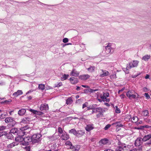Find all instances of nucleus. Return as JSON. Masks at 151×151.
Here are the masks:
<instances>
[{"instance_id":"obj_28","label":"nucleus","mask_w":151,"mask_h":151,"mask_svg":"<svg viewBox=\"0 0 151 151\" xmlns=\"http://www.w3.org/2000/svg\"><path fill=\"white\" fill-rule=\"evenodd\" d=\"M150 58V55H147L144 56L142 58V59L145 61H147Z\"/></svg>"},{"instance_id":"obj_41","label":"nucleus","mask_w":151,"mask_h":151,"mask_svg":"<svg viewBox=\"0 0 151 151\" xmlns=\"http://www.w3.org/2000/svg\"><path fill=\"white\" fill-rule=\"evenodd\" d=\"M116 110H115V112L117 113H120L121 111L119 108H118V106H116Z\"/></svg>"},{"instance_id":"obj_18","label":"nucleus","mask_w":151,"mask_h":151,"mask_svg":"<svg viewBox=\"0 0 151 151\" xmlns=\"http://www.w3.org/2000/svg\"><path fill=\"white\" fill-rule=\"evenodd\" d=\"M15 140L16 142H24V138H23L22 136H17L16 137Z\"/></svg>"},{"instance_id":"obj_26","label":"nucleus","mask_w":151,"mask_h":151,"mask_svg":"<svg viewBox=\"0 0 151 151\" xmlns=\"http://www.w3.org/2000/svg\"><path fill=\"white\" fill-rule=\"evenodd\" d=\"M109 96V93H104L103 94L101 95L100 97L101 98L104 100L106 99V98L108 97Z\"/></svg>"},{"instance_id":"obj_62","label":"nucleus","mask_w":151,"mask_h":151,"mask_svg":"<svg viewBox=\"0 0 151 151\" xmlns=\"http://www.w3.org/2000/svg\"><path fill=\"white\" fill-rule=\"evenodd\" d=\"M111 77L114 78H116V74H115L111 75Z\"/></svg>"},{"instance_id":"obj_46","label":"nucleus","mask_w":151,"mask_h":151,"mask_svg":"<svg viewBox=\"0 0 151 151\" xmlns=\"http://www.w3.org/2000/svg\"><path fill=\"white\" fill-rule=\"evenodd\" d=\"M150 145H151V139L149 140V141L146 142L145 144V145L146 146Z\"/></svg>"},{"instance_id":"obj_33","label":"nucleus","mask_w":151,"mask_h":151,"mask_svg":"<svg viewBox=\"0 0 151 151\" xmlns=\"http://www.w3.org/2000/svg\"><path fill=\"white\" fill-rule=\"evenodd\" d=\"M95 69V67L91 66L90 67L87 69V70L90 72H92L94 71Z\"/></svg>"},{"instance_id":"obj_49","label":"nucleus","mask_w":151,"mask_h":151,"mask_svg":"<svg viewBox=\"0 0 151 151\" xmlns=\"http://www.w3.org/2000/svg\"><path fill=\"white\" fill-rule=\"evenodd\" d=\"M68 38H65L63 39V41L64 43H66L68 42Z\"/></svg>"},{"instance_id":"obj_51","label":"nucleus","mask_w":151,"mask_h":151,"mask_svg":"<svg viewBox=\"0 0 151 151\" xmlns=\"http://www.w3.org/2000/svg\"><path fill=\"white\" fill-rule=\"evenodd\" d=\"M6 128L5 126H0V131L5 129Z\"/></svg>"},{"instance_id":"obj_55","label":"nucleus","mask_w":151,"mask_h":151,"mask_svg":"<svg viewBox=\"0 0 151 151\" xmlns=\"http://www.w3.org/2000/svg\"><path fill=\"white\" fill-rule=\"evenodd\" d=\"M116 124H117L116 125V126L119 127H122L123 126V125L121 123H118L117 122H116Z\"/></svg>"},{"instance_id":"obj_5","label":"nucleus","mask_w":151,"mask_h":151,"mask_svg":"<svg viewBox=\"0 0 151 151\" xmlns=\"http://www.w3.org/2000/svg\"><path fill=\"white\" fill-rule=\"evenodd\" d=\"M139 62L137 60H133L127 64L126 69L127 70L131 69L132 68L136 67L138 65Z\"/></svg>"},{"instance_id":"obj_10","label":"nucleus","mask_w":151,"mask_h":151,"mask_svg":"<svg viewBox=\"0 0 151 151\" xmlns=\"http://www.w3.org/2000/svg\"><path fill=\"white\" fill-rule=\"evenodd\" d=\"M28 133L27 132L22 130L20 128L19 130H18L17 134V136H23L25 135L26 133Z\"/></svg>"},{"instance_id":"obj_13","label":"nucleus","mask_w":151,"mask_h":151,"mask_svg":"<svg viewBox=\"0 0 151 151\" xmlns=\"http://www.w3.org/2000/svg\"><path fill=\"white\" fill-rule=\"evenodd\" d=\"M93 124H89L86 125L85 127L86 130L88 132H89L94 129Z\"/></svg>"},{"instance_id":"obj_31","label":"nucleus","mask_w":151,"mask_h":151,"mask_svg":"<svg viewBox=\"0 0 151 151\" xmlns=\"http://www.w3.org/2000/svg\"><path fill=\"white\" fill-rule=\"evenodd\" d=\"M77 131H76V130L75 129H73L70 130L69 131V133L73 134L74 135L76 136Z\"/></svg>"},{"instance_id":"obj_36","label":"nucleus","mask_w":151,"mask_h":151,"mask_svg":"<svg viewBox=\"0 0 151 151\" xmlns=\"http://www.w3.org/2000/svg\"><path fill=\"white\" fill-rule=\"evenodd\" d=\"M18 129L17 128H14L12 129L10 131V132L12 133H17Z\"/></svg>"},{"instance_id":"obj_6","label":"nucleus","mask_w":151,"mask_h":151,"mask_svg":"<svg viewBox=\"0 0 151 151\" xmlns=\"http://www.w3.org/2000/svg\"><path fill=\"white\" fill-rule=\"evenodd\" d=\"M31 142L32 143V137L28 136L24 138L23 144L24 145H27Z\"/></svg>"},{"instance_id":"obj_17","label":"nucleus","mask_w":151,"mask_h":151,"mask_svg":"<svg viewBox=\"0 0 151 151\" xmlns=\"http://www.w3.org/2000/svg\"><path fill=\"white\" fill-rule=\"evenodd\" d=\"M77 136L81 137L85 134V132L83 130H79L77 131Z\"/></svg>"},{"instance_id":"obj_3","label":"nucleus","mask_w":151,"mask_h":151,"mask_svg":"<svg viewBox=\"0 0 151 151\" xmlns=\"http://www.w3.org/2000/svg\"><path fill=\"white\" fill-rule=\"evenodd\" d=\"M117 144L118 146L116 148L115 151H124L127 150L128 146H126L125 144L119 141Z\"/></svg>"},{"instance_id":"obj_35","label":"nucleus","mask_w":151,"mask_h":151,"mask_svg":"<svg viewBox=\"0 0 151 151\" xmlns=\"http://www.w3.org/2000/svg\"><path fill=\"white\" fill-rule=\"evenodd\" d=\"M69 76V75L68 74H64L63 75L62 77H61V80L64 81Z\"/></svg>"},{"instance_id":"obj_27","label":"nucleus","mask_w":151,"mask_h":151,"mask_svg":"<svg viewBox=\"0 0 151 151\" xmlns=\"http://www.w3.org/2000/svg\"><path fill=\"white\" fill-rule=\"evenodd\" d=\"M18 145V143L17 142H14L9 145H8L7 147L8 148H11L15 146L16 145Z\"/></svg>"},{"instance_id":"obj_63","label":"nucleus","mask_w":151,"mask_h":151,"mask_svg":"<svg viewBox=\"0 0 151 151\" xmlns=\"http://www.w3.org/2000/svg\"><path fill=\"white\" fill-rule=\"evenodd\" d=\"M73 146H73L72 145V144H71V145H70V148H69V149H72V150H73Z\"/></svg>"},{"instance_id":"obj_39","label":"nucleus","mask_w":151,"mask_h":151,"mask_svg":"<svg viewBox=\"0 0 151 151\" xmlns=\"http://www.w3.org/2000/svg\"><path fill=\"white\" fill-rule=\"evenodd\" d=\"M141 147H137L131 150L130 151H141Z\"/></svg>"},{"instance_id":"obj_25","label":"nucleus","mask_w":151,"mask_h":151,"mask_svg":"<svg viewBox=\"0 0 151 151\" xmlns=\"http://www.w3.org/2000/svg\"><path fill=\"white\" fill-rule=\"evenodd\" d=\"M30 120V119L28 117L24 118L22 120V122L23 123H28Z\"/></svg>"},{"instance_id":"obj_1","label":"nucleus","mask_w":151,"mask_h":151,"mask_svg":"<svg viewBox=\"0 0 151 151\" xmlns=\"http://www.w3.org/2000/svg\"><path fill=\"white\" fill-rule=\"evenodd\" d=\"M105 47V49L103 51L104 54L106 55L113 53L114 51V48L113 47L114 44L112 43H108L106 45Z\"/></svg>"},{"instance_id":"obj_15","label":"nucleus","mask_w":151,"mask_h":151,"mask_svg":"<svg viewBox=\"0 0 151 151\" xmlns=\"http://www.w3.org/2000/svg\"><path fill=\"white\" fill-rule=\"evenodd\" d=\"M70 81L73 84H75L78 82V79L74 77H72L70 78Z\"/></svg>"},{"instance_id":"obj_61","label":"nucleus","mask_w":151,"mask_h":151,"mask_svg":"<svg viewBox=\"0 0 151 151\" xmlns=\"http://www.w3.org/2000/svg\"><path fill=\"white\" fill-rule=\"evenodd\" d=\"M104 151H113V150L111 149H105Z\"/></svg>"},{"instance_id":"obj_48","label":"nucleus","mask_w":151,"mask_h":151,"mask_svg":"<svg viewBox=\"0 0 151 151\" xmlns=\"http://www.w3.org/2000/svg\"><path fill=\"white\" fill-rule=\"evenodd\" d=\"M111 126V125L109 124H107L106 126L105 127H104V129L105 130H107L108 129H109Z\"/></svg>"},{"instance_id":"obj_2","label":"nucleus","mask_w":151,"mask_h":151,"mask_svg":"<svg viewBox=\"0 0 151 151\" xmlns=\"http://www.w3.org/2000/svg\"><path fill=\"white\" fill-rule=\"evenodd\" d=\"M42 135L40 134H35L32 136L33 143H40L41 140Z\"/></svg>"},{"instance_id":"obj_37","label":"nucleus","mask_w":151,"mask_h":151,"mask_svg":"<svg viewBox=\"0 0 151 151\" xmlns=\"http://www.w3.org/2000/svg\"><path fill=\"white\" fill-rule=\"evenodd\" d=\"M138 120V118L137 116L133 117L132 118V121L133 122L136 123Z\"/></svg>"},{"instance_id":"obj_23","label":"nucleus","mask_w":151,"mask_h":151,"mask_svg":"<svg viewBox=\"0 0 151 151\" xmlns=\"http://www.w3.org/2000/svg\"><path fill=\"white\" fill-rule=\"evenodd\" d=\"M22 93L23 92L22 90H18L17 92L14 93L13 95L15 97H17L20 95L22 94Z\"/></svg>"},{"instance_id":"obj_20","label":"nucleus","mask_w":151,"mask_h":151,"mask_svg":"<svg viewBox=\"0 0 151 151\" xmlns=\"http://www.w3.org/2000/svg\"><path fill=\"white\" fill-rule=\"evenodd\" d=\"M108 140L107 139H102L100 140L99 142V143L100 145L102 144L105 145L108 142Z\"/></svg>"},{"instance_id":"obj_34","label":"nucleus","mask_w":151,"mask_h":151,"mask_svg":"<svg viewBox=\"0 0 151 151\" xmlns=\"http://www.w3.org/2000/svg\"><path fill=\"white\" fill-rule=\"evenodd\" d=\"M45 85L43 84H39L38 85V88L40 90L43 91L45 89Z\"/></svg>"},{"instance_id":"obj_9","label":"nucleus","mask_w":151,"mask_h":151,"mask_svg":"<svg viewBox=\"0 0 151 151\" xmlns=\"http://www.w3.org/2000/svg\"><path fill=\"white\" fill-rule=\"evenodd\" d=\"M40 109L41 110H47L48 109V106L47 104H44L41 105Z\"/></svg>"},{"instance_id":"obj_21","label":"nucleus","mask_w":151,"mask_h":151,"mask_svg":"<svg viewBox=\"0 0 151 151\" xmlns=\"http://www.w3.org/2000/svg\"><path fill=\"white\" fill-rule=\"evenodd\" d=\"M5 121L6 123L11 122H13V123H14L15 122V121L14 120V119L12 118L11 117H9L6 118L5 119Z\"/></svg>"},{"instance_id":"obj_24","label":"nucleus","mask_w":151,"mask_h":151,"mask_svg":"<svg viewBox=\"0 0 151 151\" xmlns=\"http://www.w3.org/2000/svg\"><path fill=\"white\" fill-rule=\"evenodd\" d=\"M26 112V110L24 109H22L19 110L18 112V114L20 116H22L24 115Z\"/></svg>"},{"instance_id":"obj_53","label":"nucleus","mask_w":151,"mask_h":151,"mask_svg":"<svg viewBox=\"0 0 151 151\" xmlns=\"http://www.w3.org/2000/svg\"><path fill=\"white\" fill-rule=\"evenodd\" d=\"M142 127L143 128H151V126H149L148 125H144L142 126Z\"/></svg>"},{"instance_id":"obj_11","label":"nucleus","mask_w":151,"mask_h":151,"mask_svg":"<svg viewBox=\"0 0 151 151\" xmlns=\"http://www.w3.org/2000/svg\"><path fill=\"white\" fill-rule=\"evenodd\" d=\"M62 139L64 140H66L69 138V135L66 132L64 133L61 136Z\"/></svg>"},{"instance_id":"obj_42","label":"nucleus","mask_w":151,"mask_h":151,"mask_svg":"<svg viewBox=\"0 0 151 151\" xmlns=\"http://www.w3.org/2000/svg\"><path fill=\"white\" fill-rule=\"evenodd\" d=\"M58 132L60 134H62L63 133V130L61 127H58Z\"/></svg>"},{"instance_id":"obj_40","label":"nucleus","mask_w":151,"mask_h":151,"mask_svg":"<svg viewBox=\"0 0 151 151\" xmlns=\"http://www.w3.org/2000/svg\"><path fill=\"white\" fill-rule=\"evenodd\" d=\"M144 120L146 122L150 124L151 125V121L150 119L145 118L144 119Z\"/></svg>"},{"instance_id":"obj_4","label":"nucleus","mask_w":151,"mask_h":151,"mask_svg":"<svg viewBox=\"0 0 151 151\" xmlns=\"http://www.w3.org/2000/svg\"><path fill=\"white\" fill-rule=\"evenodd\" d=\"M133 91H129L126 93L127 96L130 99H136L139 98L138 94L135 93V94L134 93L133 94Z\"/></svg>"},{"instance_id":"obj_64","label":"nucleus","mask_w":151,"mask_h":151,"mask_svg":"<svg viewBox=\"0 0 151 151\" xmlns=\"http://www.w3.org/2000/svg\"><path fill=\"white\" fill-rule=\"evenodd\" d=\"M120 96L121 97L122 99H123L125 97V95L123 94H122L120 95Z\"/></svg>"},{"instance_id":"obj_22","label":"nucleus","mask_w":151,"mask_h":151,"mask_svg":"<svg viewBox=\"0 0 151 151\" xmlns=\"http://www.w3.org/2000/svg\"><path fill=\"white\" fill-rule=\"evenodd\" d=\"M141 115L144 117H146L149 116V112L148 110H146L142 112Z\"/></svg>"},{"instance_id":"obj_16","label":"nucleus","mask_w":151,"mask_h":151,"mask_svg":"<svg viewBox=\"0 0 151 151\" xmlns=\"http://www.w3.org/2000/svg\"><path fill=\"white\" fill-rule=\"evenodd\" d=\"M79 75V73L75 69L73 70L71 72L70 75L75 77L78 76Z\"/></svg>"},{"instance_id":"obj_38","label":"nucleus","mask_w":151,"mask_h":151,"mask_svg":"<svg viewBox=\"0 0 151 151\" xmlns=\"http://www.w3.org/2000/svg\"><path fill=\"white\" fill-rule=\"evenodd\" d=\"M85 90L86 91V92H89L91 93H93L98 91L97 89H93L91 88H89L88 89H86Z\"/></svg>"},{"instance_id":"obj_32","label":"nucleus","mask_w":151,"mask_h":151,"mask_svg":"<svg viewBox=\"0 0 151 151\" xmlns=\"http://www.w3.org/2000/svg\"><path fill=\"white\" fill-rule=\"evenodd\" d=\"M96 109L97 112H104L105 111L104 109H102L101 107L96 108Z\"/></svg>"},{"instance_id":"obj_47","label":"nucleus","mask_w":151,"mask_h":151,"mask_svg":"<svg viewBox=\"0 0 151 151\" xmlns=\"http://www.w3.org/2000/svg\"><path fill=\"white\" fill-rule=\"evenodd\" d=\"M62 85V82H60L57 84H55V86L56 87H59Z\"/></svg>"},{"instance_id":"obj_43","label":"nucleus","mask_w":151,"mask_h":151,"mask_svg":"<svg viewBox=\"0 0 151 151\" xmlns=\"http://www.w3.org/2000/svg\"><path fill=\"white\" fill-rule=\"evenodd\" d=\"M104 112H99V113L96 115V117L97 118L101 116H103V113Z\"/></svg>"},{"instance_id":"obj_54","label":"nucleus","mask_w":151,"mask_h":151,"mask_svg":"<svg viewBox=\"0 0 151 151\" xmlns=\"http://www.w3.org/2000/svg\"><path fill=\"white\" fill-rule=\"evenodd\" d=\"M97 105L96 104L93 105L91 106V109H96V107Z\"/></svg>"},{"instance_id":"obj_19","label":"nucleus","mask_w":151,"mask_h":151,"mask_svg":"<svg viewBox=\"0 0 151 151\" xmlns=\"http://www.w3.org/2000/svg\"><path fill=\"white\" fill-rule=\"evenodd\" d=\"M151 138V134H149L147 135H145L143 137V138H142L143 141L144 142H146L149 139H150Z\"/></svg>"},{"instance_id":"obj_44","label":"nucleus","mask_w":151,"mask_h":151,"mask_svg":"<svg viewBox=\"0 0 151 151\" xmlns=\"http://www.w3.org/2000/svg\"><path fill=\"white\" fill-rule=\"evenodd\" d=\"M12 101V100L11 99H9L7 100H5L4 101H3L1 102L2 103H5V104H8L9 102H10Z\"/></svg>"},{"instance_id":"obj_29","label":"nucleus","mask_w":151,"mask_h":151,"mask_svg":"<svg viewBox=\"0 0 151 151\" xmlns=\"http://www.w3.org/2000/svg\"><path fill=\"white\" fill-rule=\"evenodd\" d=\"M73 102L72 99L71 98H69L66 100V104H71Z\"/></svg>"},{"instance_id":"obj_57","label":"nucleus","mask_w":151,"mask_h":151,"mask_svg":"<svg viewBox=\"0 0 151 151\" xmlns=\"http://www.w3.org/2000/svg\"><path fill=\"white\" fill-rule=\"evenodd\" d=\"M5 118V117L3 116V114H2L1 115H0V119H4Z\"/></svg>"},{"instance_id":"obj_12","label":"nucleus","mask_w":151,"mask_h":151,"mask_svg":"<svg viewBox=\"0 0 151 151\" xmlns=\"http://www.w3.org/2000/svg\"><path fill=\"white\" fill-rule=\"evenodd\" d=\"M29 111L30 112H32V113H34V114L37 115H41L43 114V113L42 112L37 111L36 110H33L32 109H29Z\"/></svg>"},{"instance_id":"obj_14","label":"nucleus","mask_w":151,"mask_h":151,"mask_svg":"<svg viewBox=\"0 0 151 151\" xmlns=\"http://www.w3.org/2000/svg\"><path fill=\"white\" fill-rule=\"evenodd\" d=\"M90 76L88 74L80 75L79 76V78L83 80H86L89 78Z\"/></svg>"},{"instance_id":"obj_59","label":"nucleus","mask_w":151,"mask_h":151,"mask_svg":"<svg viewBox=\"0 0 151 151\" xmlns=\"http://www.w3.org/2000/svg\"><path fill=\"white\" fill-rule=\"evenodd\" d=\"M143 90L145 92L147 91H148V89L146 87L144 88Z\"/></svg>"},{"instance_id":"obj_8","label":"nucleus","mask_w":151,"mask_h":151,"mask_svg":"<svg viewBox=\"0 0 151 151\" xmlns=\"http://www.w3.org/2000/svg\"><path fill=\"white\" fill-rule=\"evenodd\" d=\"M99 76L101 77H104L107 76L109 75V72L106 70H104L102 69L100 70Z\"/></svg>"},{"instance_id":"obj_50","label":"nucleus","mask_w":151,"mask_h":151,"mask_svg":"<svg viewBox=\"0 0 151 151\" xmlns=\"http://www.w3.org/2000/svg\"><path fill=\"white\" fill-rule=\"evenodd\" d=\"M145 96L147 99H149L150 98V96L147 93H145Z\"/></svg>"},{"instance_id":"obj_30","label":"nucleus","mask_w":151,"mask_h":151,"mask_svg":"<svg viewBox=\"0 0 151 151\" xmlns=\"http://www.w3.org/2000/svg\"><path fill=\"white\" fill-rule=\"evenodd\" d=\"M80 148V146L79 145L74 146L72 150L73 151H78Z\"/></svg>"},{"instance_id":"obj_45","label":"nucleus","mask_w":151,"mask_h":151,"mask_svg":"<svg viewBox=\"0 0 151 151\" xmlns=\"http://www.w3.org/2000/svg\"><path fill=\"white\" fill-rule=\"evenodd\" d=\"M72 143L69 141H66L65 143V145H68L69 146H70L72 144Z\"/></svg>"},{"instance_id":"obj_7","label":"nucleus","mask_w":151,"mask_h":151,"mask_svg":"<svg viewBox=\"0 0 151 151\" xmlns=\"http://www.w3.org/2000/svg\"><path fill=\"white\" fill-rule=\"evenodd\" d=\"M143 141L142 138L140 137L137 138L135 140L134 144L136 146H139L140 145Z\"/></svg>"},{"instance_id":"obj_60","label":"nucleus","mask_w":151,"mask_h":151,"mask_svg":"<svg viewBox=\"0 0 151 151\" xmlns=\"http://www.w3.org/2000/svg\"><path fill=\"white\" fill-rule=\"evenodd\" d=\"M109 99H107L106 98V99H105L104 100H103V101H106V102H109Z\"/></svg>"},{"instance_id":"obj_58","label":"nucleus","mask_w":151,"mask_h":151,"mask_svg":"<svg viewBox=\"0 0 151 151\" xmlns=\"http://www.w3.org/2000/svg\"><path fill=\"white\" fill-rule=\"evenodd\" d=\"M97 111H96V109H93L92 110V111L91 112L92 114L94 113H97Z\"/></svg>"},{"instance_id":"obj_52","label":"nucleus","mask_w":151,"mask_h":151,"mask_svg":"<svg viewBox=\"0 0 151 151\" xmlns=\"http://www.w3.org/2000/svg\"><path fill=\"white\" fill-rule=\"evenodd\" d=\"M21 129H22V130L25 131V130H26L27 129H29V128H28L27 127H22L21 128Z\"/></svg>"},{"instance_id":"obj_56","label":"nucleus","mask_w":151,"mask_h":151,"mask_svg":"<svg viewBox=\"0 0 151 151\" xmlns=\"http://www.w3.org/2000/svg\"><path fill=\"white\" fill-rule=\"evenodd\" d=\"M87 106V105L86 103L83 104V105L82 108L83 109L84 108Z\"/></svg>"}]
</instances>
